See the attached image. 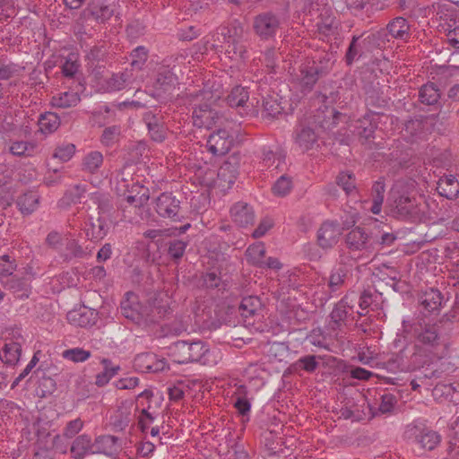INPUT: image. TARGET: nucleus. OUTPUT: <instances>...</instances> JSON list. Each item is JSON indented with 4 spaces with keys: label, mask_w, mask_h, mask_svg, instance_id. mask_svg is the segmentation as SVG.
Masks as SVG:
<instances>
[{
    "label": "nucleus",
    "mask_w": 459,
    "mask_h": 459,
    "mask_svg": "<svg viewBox=\"0 0 459 459\" xmlns=\"http://www.w3.org/2000/svg\"><path fill=\"white\" fill-rule=\"evenodd\" d=\"M101 364L104 369L102 372L97 374L95 380V384L100 387L106 385L120 370V367L112 366L111 360L108 359H103Z\"/></svg>",
    "instance_id": "obj_36"
},
{
    "label": "nucleus",
    "mask_w": 459,
    "mask_h": 459,
    "mask_svg": "<svg viewBox=\"0 0 459 459\" xmlns=\"http://www.w3.org/2000/svg\"><path fill=\"white\" fill-rule=\"evenodd\" d=\"M131 66L134 69L141 70L148 58V50L143 46H139L132 50L130 54Z\"/></svg>",
    "instance_id": "obj_49"
},
{
    "label": "nucleus",
    "mask_w": 459,
    "mask_h": 459,
    "mask_svg": "<svg viewBox=\"0 0 459 459\" xmlns=\"http://www.w3.org/2000/svg\"><path fill=\"white\" fill-rule=\"evenodd\" d=\"M64 240L65 238L62 236V234L56 230L50 231L46 238L47 245L57 251H61Z\"/></svg>",
    "instance_id": "obj_63"
},
{
    "label": "nucleus",
    "mask_w": 459,
    "mask_h": 459,
    "mask_svg": "<svg viewBox=\"0 0 459 459\" xmlns=\"http://www.w3.org/2000/svg\"><path fill=\"white\" fill-rule=\"evenodd\" d=\"M273 226V220L269 217L263 218L255 230L252 232V237L255 238H260L264 237L269 230Z\"/></svg>",
    "instance_id": "obj_61"
},
{
    "label": "nucleus",
    "mask_w": 459,
    "mask_h": 459,
    "mask_svg": "<svg viewBox=\"0 0 459 459\" xmlns=\"http://www.w3.org/2000/svg\"><path fill=\"white\" fill-rule=\"evenodd\" d=\"M63 357L74 362H83L91 357V352L82 348L65 350Z\"/></svg>",
    "instance_id": "obj_53"
},
{
    "label": "nucleus",
    "mask_w": 459,
    "mask_h": 459,
    "mask_svg": "<svg viewBox=\"0 0 459 459\" xmlns=\"http://www.w3.org/2000/svg\"><path fill=\"white\" fill-rule=\"evenodd\" d=\"M431 360L426 354L416 351L414 345L412 347L406 345L397 353L392 354L385 361L379 363L387 371L396 372H411L422 368Z\"/></svg>",
    "instance_id": "obj_4"
},
{
    "label": "nucleus",
    "mask_w": 459,
    "mask_h": 459,
    "mask_svg": "<svg viewBox=\"0 0 459 459\" xmlns=\"http://www.w3.org/2000/svg\"><path fill=\"white\" fill-rule=\"evenodd\" d=\"M132 420L133 416L130 406L123 403L111 417L110 424L115 431H123L129 426Z\"/></svg>",
    "instance_id": "obj_29"
},
{
    "label": "nucleus",
    "mask_w": 459,
    "mask_h": 459,
    "mask_svg": "<svg viewBox=\"0 0 459 459\" xmlns=\"http://www.w3.org/2000/svg\"><path fill=\"white\" fill-rule=\"evenodd\" d=\"M292 188L291 178L283 175L280 177L272 187L274 195L285 196Z\"/></svg>",
    "instance_id": "obj_51"
},
{
    "label": "nucleus",
    "mask_w": 459,
    "mask_h": 459,
    "mask_svg": "<svg viewBox=\"0 0 459 459\" xmlns=\"http://www.w3.org/2000/svg\"><path fill=\"white\" fill-rule=\"evenodd\" d=\"M378 236L366 227L357 226L344 238L346 247L351 252H362L370 255L377 249Z\"/></svg>",
    "instance_id": "obj_8"
},
{
    "label": "nucleus",
    "mask_w": 459,
    "mask_h": 459,
    "mask_svg": "<svg viewBox=\"0 0 459 459\" xmlns=\"http://www.w3.org/2000/svg\"><path fill=\"white\" fill-rule=\"evenodd\" d=\"M230 215L233 221L240 227H247L255 221L253 208L244 202L236 203L230 209Z\"/></svg>",
    "instance_id": "obj_20"
},
{
    "label": "nucleus",
    "mask_w": 459,
    "mask_h": 459,
    "mask_svg": "<svg viewBox=\"0 0 459 459\" xmlns=\"http://www.w3.org/2000/svg\"><path fill=\"white\" fill-rule=\"evenodd\" d=\"M94 446L91 437L82 434L73 441L70 452L74 459H83L89 455H94Z\"/></svg>",
    "instance_id": "obj_23"
},
{
    "label": "nucleus",
    "mask_w": 459,
    "mask_h": 459,
    "mask_svg": "<svg viewBox=\"0 0 459 459\" xmlns=\"http://www.w3.org/2000/svg\"><path fill=\"white\" fill-rule=\"evenodd\" d=\"M317 142L315 131L308 126H300L295 131V143L303 151L311 150Z\"/></svg>",
    "instance_id": "obj_26"
},
{
    "label": "nucleus",
    "mask_w": 459,
    "mask_h": 459,
    "mask_svg": "<svg viewBox=\"0 0 459 459\" xmlns=\"http://www.w3.org/2000/svg\"><path fill=\"white\" fill-rule=\"evenodd\" d=\"M85 192V186L74 185L66 191L64 199H66L68 201V204L81 203V200L83 197Z\"/></svg>",
    "instance_id": "obj_55"
},
{
    "label": "nucleus",
    "mask_w": 459,
    "mask_h": 459,
    "mask_svg": "<svg viewBox=\"0 0 459 459\" xmlns=\"http://www.w3.org/2000/svg\"><path fill=\"white\" fill-rule=\"evenodd\" d=\"M158 415L159 413L156 410H152V412L145 413H142V411H140L138 426L143 433H147L148 429L153 423Z\"/></svg>",
    "instance_id": "obj_59"
},
{
    "label": "nucleus",
    "mask_w": 459,
    "mask_h": 459,
    "mask_svg": "<svg viewBox=\"0 0 459 459\" xmlns=\"http://www.w3.org/2000/svg\"><path fill=\"white\" fill-rule=\"evenodd\" d=\"M385 182L381 179L376 181L372 186V206L370 211L374 214H379L382 209V204L385 198Z\"/></svg>",
    "instance_id": "obj_38"
},
{
    "label": "nucleus",
    "mask_w": 459,
    "mask_h": 459,
    "mask_svg": "<svg viewBox=\"0 0 459 459\" xmlns=\"http://www.w3.org/2000/svg\"><path fill=\"white\" fill-rule=\"evenodd\" d=\"M437 189L442 196L453 200L459 195V182L453 175L445 176L439 178Z\"/></svg>",
    "instance_id": "obj_27"
},
{
    "label": "nucleus",
    "mask_w": 459,
    "mask_h": 459,
    "mask_svg": "<svg viewBox=\"0 0 459 459\" xmlns=\"http://www.w3.org/2000/svg\"><path fill=\"white\" fill-rule=\"evenodd\" d=\"M443 297L439 290L430 289L420 297V305L428 312L437 311L442 304Z\"/></svg>",
    "instance_id": "obj_33"
},
{
    "label": "nucleus",
    "mask_w": 459,
    "mask_h": 459,
    "mask_svg": "<svg viewBox=\"0 0 459 459\" xmlns=\"http://www.w3.org/2000/svg\"><path fill=\"white\" fill-rule=\"evenodd\" d=\"M253 30L261 39L268 40L275 37L281 27V18L272 13L264 12L254 17Z\"/></svg>",
    "instance_id": "obj_11"
},
{
    "label": "nucleus",
    "mask_w": 459,
    "mask_h": 459,
    "mask_svg": "<svg viewBox=\"0 0 459 459\" xmlns=\"http://www.w3.org/2000/svg\"><path fill=\"white\" fill-rule=\"evenodd\" d=\"M75 152V146L72 143L59 146L54 152V157L59 159L62 161H68Z\"/></svg>",
    "instance_id": "obj_62"
},
{
    "label": "nucleus",
    "mask_w": 459,
    "mask_h": 459,
    "mask_svg": "<svg viewBox=\"0 0 459 459\" xmlns=\"http://www.w3.org/2000/svg\"><path fill=\"white\" fill-rule=\"evenodd\" d=\"M203 285L208 289L219 288L221 279L216 272H207L202 275Z\"/></svg>",
    "instance_id": "obj_64"
},
{
    "label": "nucleus",
    "mask_w": 459,
    "mask_h": 459,
    "mask_svg": "<svg viewBox=\"0 0 459 459\" xmlns=\"http://www.w3.org/2000/svg\"><path fill=\"white\" fill-rule=\"evenodd\" d=\"M211 98L212 93L208 91H200L193 95L194 101L205 100L204 103H194L192 118L195 126L208 128L214 123L216 112L207 102Z\"/></svg>",
    "instance_id": "obj_9"
},
{
    "label": "nucleus",
    "mask_w": 459,
    "mask_h": 459,
    "mask_svg": "<svg viewBox=\"0 0 459 459\" xmlns=\"http://www.w3.org/2000/svg\"><path fill=\"white\" fill-rule=\"evenodd\" d=\"M352 306L349 304V296H344L339 302L335 304L330 314V325L333 330H340L342 326L346 325L350 310Z\"/></svg>",
    "instance_id": "obj_17"
},
{
    "label": "nucleus",
    "mask_w": 459,
    "mask_h": 459,
    "mask_svg": "<svg viewBox=\"0 0 459 459\" xmlns=\"http://www.w3.org/2000/svg\"><path fill=\"white\" fill-rule=\"evenodd\" d=\"M377 112H368L361 118L356 120L355 129L358 135L365 141L374 137L375 130L377 126Z\"/></svg>",
    "instance_id": "obj_18"
},
{
    "label": "nucleus",
    "mask_w": 459,
    "mask_h": 459,
    "mask_svg": "<svg viewBox=\"0 0 459 459\" xmlns=\"http://www.w3.org/2000/svg\"><path fill=\"white\" fill-rule=\"evenodd\" d=\"M65 250L62 253V256L65 260H71L73 258H82L86 255V251L79 244L78 240L74 238L71 233H67L65 236Z\"/></svg>",
    "instance_id": "obj_30"
},
{
    "label": "nucleus",
    "mask_w": 459,
    "mask_h": 459,
    "mask_svg": "<svg viewBox=\"0 0 459 459\" xmlns=\"http://www.w3.org/2000/svg\"><path fill=\"white\" fill-rule=\"evenodd\" d=\"M18 74V66L13 63H6L0 57V82L7 81Z\"/></svg>",
    "instance_id": "obj_57"
},
{
    "label": "nucleus",
    "mask_w": 459,
    "mask_h": 459,
    "mask_svg": "<svg viewBox=\"0 0 459 459\" xmlns=\"http://www.w3.org/2000/svg\"><path fill=\"white\" fill-rule=\"evenodd\" d=\"M81 101L80 95L74 91H65L58 93L52 98L54 106L67 108L76 106Z\"/></svg>",
    "instance_id": "obj_39"
},
{
    "label": "nucleus",
    "mask_w": 459,
    "mask_h": 459,
    "mask_svg": "<svg viewBox=\"0 0 459 459\" xmlns=\"http://www.w3.org/2000/svg\"><path fill=\"white\" fill-rule=\"evenodd\" d=\"M238 311L247 324H253L263 316L262 301L256 296L244 297L239 304Z\"/></svg>",
    "instance_id": "obj_15"
},
{
    "label": "nucleus",
    "mask_w": 459,
    "mask_h": 459,
    "mask_svg": "<svg viewBox=\"0 0 459 459\" xmlns=\"http://www.w3.org/2000/svg\"><path fill=\"white\" fill-rule=\"evenodd\" d=\"M263 109L269 117H276L283 111V107L278 99L274 96H263Z\"/></svg>",
    "instance_id": "obj_48"
},
{
    "label": "nucleus",
    "mask_w": 459,
    "mask_h": 459,
    "mask_svg": "<svg viewBox=\"0 0 459 459\" xmlns=\"http://www.w3.org/2000/svg\"><path fill=\"white\" fill-rule=\"evenodd\" d=\"M186 247L187 242L179 239H174L169 242L168 253L172 258L179 259L185 254Z\"/></svg>",
    "instance_id": "obj_58"
},
{
    "label": "nucleus",
    "mask_w": 459,
    "mask_h": 459,
    "mask_svg": "<svg viewBox=\"0 0 459 459\" xmlns=\"http://www.w3.org/2000/svg\"><path fill=\"white\" fill-rule=\"evenodd\" d=\"M391 215L400 221L419 222L425 217V204L400 184H396L389 196Z\"/></svg>",
    "instance_id": "obj_1"
},
{
    "label": "nucleus",
    "mask_w": 459,
    "mask_h": 459,
    "mask_svg": "<svg viewBox=\"0 0 459 459\" xmlns=\"http://www.w3.org/2000/svg\"><path fill=\"white\" fill-rule=\"evenodd\" d=\"M233 144V138L226 129H219L210 134L207 140L208 151L215 156L229 152Z\"/></svg>",
    "instance_id": "obj_14"
},
{
    "label": "nucleus",
    "mask_w": 459,
    "mask_h": 459,
    "mask_svg": "<svg viewBox=\"0 0 459 459\" xmlns=\"http://www.w3.org/2000/svg\"><path fill=\"white\" fill-rule=\"evenodd\" d=\"M440 98L439 89L433 82L421 86L419 91L420 101L426 105L436 104Z\"/></svg>",
    "instance_id": "obj_37"
},
{
    "label": "nucleus",
    "mask_w": 459,
    "mask_h": 459,
    "mask_svg": "<svg viewBox=\"0 0 459 459\" xmlns=\"http://www.w3.org/2000/svg\"><path fill=\"white\" fill-rule=\"evenodd\" d=\"M166 361L159 359L152 352L138 354L134 359V367L136 370L145 373H156L165 368Z\"/></svg>",
    "instance_id": "obj_16"
},
{
    "label": "nucleus",
    "mask_w": 459,
    "mask_h": 459,
    "mask_svg": "<svg viewBox=\"0 0 459 459\" xmlns=\"http://www.w3.org/2000/svg\"><path fill=\"white\" fill-rule=\"evenodd\" d=\"M149 197V189L136 183L133 184L126 200L130 205L141 207L147 204Z\"/></svg>",
    "instance_id": "obj_31"
},
{
    "label": "nucleus",
    "mask_w": 459,
    "mask_h": 459,
    "mask_svg": "<svg viewBox=\"0 0 459 459\" xmlns=\"http://www.w3.org/2000/svg\"><path fill=\"white\" fill-rule=\"evenodd\" d=\"M414 338L416 351H421L431 359L440 347L439 326L427 318H418L410 325L408 330Z\"/></svg>",
    "instance_id": "obj_2"
},
{
    "label": "nucleus",
    "mask_w": 459,
    "mask_h": 459,
    "mask_svg": "<svg viewBox=\"0 0 459 459\" xmlns=\"http://www.w3.org/2000/svg\"><path fill=\"white\" fill-rule=\"evenodd\" d=\"M67 319L74 325L90 327L96 324L98 312L95 309L83 307L82 309L69 312L67 314Z\"/></svg>",
    "instance_id": "obj_22"
},
{
    "label": "nucleus",
    "mask_w": 459,
    "mask_h": 459,
    "mask_svg": "<svg viewBox=\"0 0 459 459\" xmlns=\"http://www.w3.org/2000/svg\"><path fill=\"white\" fill-rule=\"evenodd\" d=\"M177 76L168 66L159 67L153 86L158 91H167L177 82Z\"/></svg>",
    "instance_id": "obj_28"
},
{
    "label": "nucleus",
    "mask_w": 459,
    "mask_h": 459,
    "mask_svg": "<svg viewBox=\"0 0 459 459\" xmlns=\"http://www.w3.org/2000/svg\"><path fill=\"white\" fill-rule=\"evenodd\" d=\"M169 356L175 363L186 364L200 362L203 365L210 363V350L208 345L201 341H178L169 348Z\"/></svg>",
    "instance_id": "obj_5"
},
{
    "label": "nucleus",
    "mask_w": 459,
    "mask_h": 459,
    "mask_svg": "<svg viewBox=\"0 0 459 459\" xmlns=\"http://www.w3.org/2000/svg\"><path fill=\"white\" fill-rule=\"evenodd\" d=\"M38 125L42 134H51L59 127L60 118L56 113L46 112L39 116Z\"/></svg>",
    "instance_id": "obj_35"
},
{
    "label": "nucleus",
    "mask_w": 459,
    "mask_h": 459,
    "mask_svg": "<svg viewBox=\"0 0 459 459\" xmlns=\"http://www.w3.org/2000/svg\"><path fill=\"white\" fill-rule=\"evenodd\" d=\"M440 436L434 430L422 429L415 437L416 443L420 448L431 451L440 443Z\"/></svg>",
    "instance_id": "obj_32"
},
{
    "label": "nucleus",
    "mask_w": 459,
    "mask_h": 459,
    "mask_svg": "<svg viewBox=\"0 0 459 459\" xmlns=\"http://www.w3.org/2000/svg\"><path fill=\"white\" fill-rule=\"evenodd\" d=\"M388 35L394 39L407 42L411 38V25L403 17H395L386 25Z\"/></svg>",
    "instance_id": "obj_19"
},
{
    "label": "nucleus",
    "mask_w": 459,
    "mask_h": 459,
    "mask_svg": "<svg viewBox=\"0 0 459 459\" xmlns=\"http://www.w3.org/2000/svg\"><path fill=\"white\" fill-rule=\"evenodd\" d=\"M40 195L37 191L30 190L18 196L16 204L23 215H30L39 206Z\"/></svg>",
    "instance_id": "obj_24"
},
{
    "label": "nucleus",
    "mask_w": 459,
    "mask_h": 459,
    "mask_svg": "<svg viewBox=\"0 0 459 459\" xmlns=\"http://www.w3.org/2000/svg\"><path fill=\"white\" fill-rule=\"evenodd\" d=\"M94 454H103L107 456L116 455L120 447L118 438L111 435H100L93 441Z\"/></svg>",
    "instance_id": "obj_21"
},
{
    "label": "nucleus",
    "mask_w": 459,
    "mask_h": 459,
    "mask_svg": "<svg viewBox=\"0 0 459 459\" xmlns=\"http://www.w3.org/2000/svg\"><path fill=\"white\" fill-rule=\"evenodd\" d=\"M103 163V155L101 152L94 151L89 152L82 160V170L90 174L98 172Z\"/></svg>",
    "instance_id": "obj_41"
},
{
    "label": "nucleus",
    "mask_w": 459,
    "mask_h": 459,
    "mask_svg": "<svg viewBox=\"0 0 459 459\" xmlns=\"http://www.w3.org/2000/svg\"><path fill=\"white\" fill-rule=\"evenodd\" d=\"M249 99L248 91L245 87L236 86L227 97L228 104L232 108L244 107Z\"/></svg>",
    "instance_id": "obj_45"
},
{
    "label": "nucleus",
    "mask_w": 459,
    "mask_h": 459,
    "mask_svg": "<svg viewBox=\"0 0 459 459\" xmlns=\"http://www.w3.org/2000/svg\"><path fill=\"white\" fill-rule=\"evenodd\" d=\"M350 256L341 254L336 264L331 269L325 287H324L322 301L327 302L330 299L338 296L346 281L351 275L352 264L349 263Z\"/></svg>",
    "instance_id": "obj_7"
},
{
    "label": "nucleus",
    "mask_w": 459,
    "mask_h": 459,
    "mask_svg": "<svg viewBox=\"0 0 459 459\" xmlns=\"http://www.w3.org/2000/svg\"><path fill=\"white\" fill-rule=\"evenodd\" d=\"M265 253L266 250L264 243L258 242L247 247L246 251V256L250 264L259 267L260 265L263 264V260L265 257Z\"/></svg>",
    "instance_id": "obj_42"
},
{
    "label": "nucleus",
    "mask_w": 459,
    "mask_h": 459,
    "mask_svg": "<svg viewBox=\"0 0 459 459\" xmlns=\"http://www.w3.org/2000/svg\"><path fill=\"white\" fill-rule=\"evenodd\" d=\"M355 221L343 223L341 226L337 221L327 220L324 221L316 233V241L318 246L325 250L332 249L339 241L344 229H348L353 225Z\"/></svg>",
    "instance_id": "obj_10"
},
{
    "label": "nucleus",
    "mask_w": 459,
    "mask_h": 459,
    "mask_svg": "<svg viewBox=\"0 0 459 459\" xmlns=\"http://www.w3.org/2000/svg\"><path fill=\"white\" fill-rule=\"evenodd\" d=\"M323 75L316 70L313 60L306 59L299 67L298 73L295 74V81L302 93L310 92L317 81Z\"/></svg>",
    "instance_id": "obj_12"
},
{
    "label": "nucleus",
    "mask_w": 459,
    "mask_h": 459,
    "mask_svg": "<svg viewBox=\"0 0 459 459\" xmlns=\"http://www.w3.org/2000/svg\"><path fill=\"white\" fill-rule=\"evenodd\" d=\"M396 403V398L394 394L390 393H386L381 395L380 403L378 405L377 410L381 413L390 412Z\"/></svg>",
    "instance_id": "obj_60"
},
{
    "label": "nucleus",
    "mask_w": 459,
    "mask_h": 459,
    "mask_svg": "<svg viewBox=\"0 0 459 459\" xmlns=\"http://www.w3.org/2000/svg\"><path fill=\"white\" fill-rule=\"evenodd\" d=\"M306 340L311 345L328 350V345L326 343V338L324 335L321 329L312 330L311 333L307 336Z\"/></svg>",
    "instance_id": "obj_56"
},
{
    "label": "nucleus",
    "mask_w": 459,
    "mask_h": 459,
    "mask_svg": "<svg viewBox=\"0 0 459 459\" xmlns=\"http://www.w3.org/2000/svg\"><path fill=\"white\" fill-rule=\"evenodd\" d=\"M333 54L325 51L317 53L312 58L307 60H313L316 65V70L324 76L329 73L333 64Z\"/></svg>",
    "instance_id": "obj_44"
},
{
    "label": "nucleus",
    "mask_w": 459,
    "mask_h": 459,
    "mask_svg": "<svg viewBox=\"0 0 459 459\" xmlns=\"http://www.w3.org/2000/svg\"><path fill=\"white\" fill-rule=\"evenodd\" d=\"M338 28V22L334 17L328 15L321 19V22L317 23V29L319 33L329 36L333 35Z\"/></svg>",
    "instance_id": "obj_52"
},
{
    "label": "nucleus",
    "mask_w": 459,
    "mask_h": 459,
    "mask_svg": "<svg viewBox=\"0 0 459 459\" xmlns=\"http://www.w3.org/2000/svg\"><path fill=\"white\" fill-rule=\"evenodd\" d=\"M284 161V156L281 152H273L270 148H263L262 150V163L265 168L274 166L278 169L279 166Z\"/></svg>",
    "instance_id": "obj_46"
},
{
    "label": "nucleus",
    "mask_w": 459,
    "mask_h": 459,
    "mask_svg": "<svg viewBox=\"0 0 459 459\" xmlns=\"http://www.w3.org/2000/svg\"><path fill=\"white\" fill-rule=\"evenodd\" d=\"M120 307L122 315L137 325L155 323L163 316L160 307L144 306L137 300L134 293H126Z\"/></svg>",
    "instance_id": "obj_6"
},
{
    "label": "nucleus",
    "mask_w": 459,
    "mask_h": 459,
    "mask_svg": "<svg viewBox=\"0 0 459 459\" xmlns=\"http://www.w3.org/2000/svg\"><path fill=\"white\" fill-rule=\"evenodd\" d=\"M161 400V397L155 395L152 389H145L136 397L137 405L142 407V413L152 412V410L158 411Z\"/></svg>",
    "instance_id": "obj_25"
},
{
    "label": "nucleus",
    "mask_w": 459,
    "mask_h": 459,
    "mask_svg": "<svg viewBox=\"0 0 459 459\" xmlns=\"http://www.w3.org/2000/svg\"><path fill=\"white\" fill-rule=\"evenodd\" d=\"M120 135V127L117 126H108L104 129L101 135V143L105 146L113 145Z\"/></svg>",
    "instance_id": "obj_54"
},
{
    "label": "nucleus",
    "mask_w": 459,
    "mask_h": 459,
    "mask_svg": "<svg viewBox=\"0 0 459 459\" xmlns=\"http://www.w3.org/2000/svg\"><path fill=\"white\" fill-rule=\"evenodd\" d=\"M22 346L20 343L11 342L5 343L0 351V359L9 365H15L21 357Z\"/></svg>",
    "instance_id": "obj_34"
},
{
    "label": "nucleus",
    "mask_w": 459,
    "mask_h": 459,
    "mask_svg": "<svg viewBox=\"0 0 459 459\" xmlns=\"http://www.w3.org/2000/svg\"><path fill=\"white\" fill-rule=\"evenodd\" d=\"M132 79V74L126 70L125 72L114 74L107 80V91H117L123 90L127 86Z\"/></svg>",
    "instance_id": "obj_40"
},
{
    "label": "nucleus",
    "mask_w": 459,
    "mask_h": 459,
    "mask_svg": "<svg viewBox=\"0 0 459 459\" xmlns=\"http://www.w3.org/2000/svg\"><path fill=\"white\" fill-rule=\"evenodd\" d=\"M105 227V222L100 218H99L97 219L96 222H90V227L86 229V235L91 240L101 239L107 234Z\"/></svg>",
    "instance_id": "obj_50"
},
{
    "label": "nucleus",
    "mask_w": 459,
    "mask_h": 459,
    "mask_svg": "<svg viewBox=\"0 0 459 459\" xmlns=\"http://www.w3.org/2000/svg\"><path fill=\"white\" fill-rule=\"evenodd\" d=\"M426 122L422 119H411L404 126L406 136H410L411 141L421 139L425 136Z\"/></svg>",
    "instance_id": "obj_43"
},
{
    "label": "nucleus",
    "mask_w": 459,
    "mask_h": 459,
    "mask_svg": "<svg viewBox=\"0 0 459 459\" xmlns=\"http://www.w3.org/2000/svg\"><path fill=\"white\" fill-rule=\"evenodd\" d=\"M245 30L238 20H233L227 26H221L213 35L214 42L227 44L225 54L232 60L247 57V48L243 43Z\"/></svg>",
    "instance_id": "obj_3"
},
{
    "label": "nucleus",
    "mask_w": 459,
    "mask_h": 459,
    "mask_svg": "<svg viewBox=\"0 0 459 459\" xmlns=\"http://www.w3.org/2000/svg\"><path fill=\"white\" fill-rule=\"evenodd\" d=\"M157 213L173 221H180L184 216L181 213L180 201L170 193H162L156 200Z\"/></svg>",
    "instance_id": "obj_13"
},
{
    "label": "nucleus",
    "mask_w": 459,
    "mask_h": 459,
    "mask_svg": "<svg viewBox=\"0 0 459 459\" xmlns=\"http://www.w3.org/2000/svg\"><path fill=\"white\" fill-rule=\"evenodd\" d=\"M355 176L350 171H342L336 177V184L341 186L346 195L356 192Z\"/></svg>",
    "instance_id": "obj_47"
}]
</instances>
